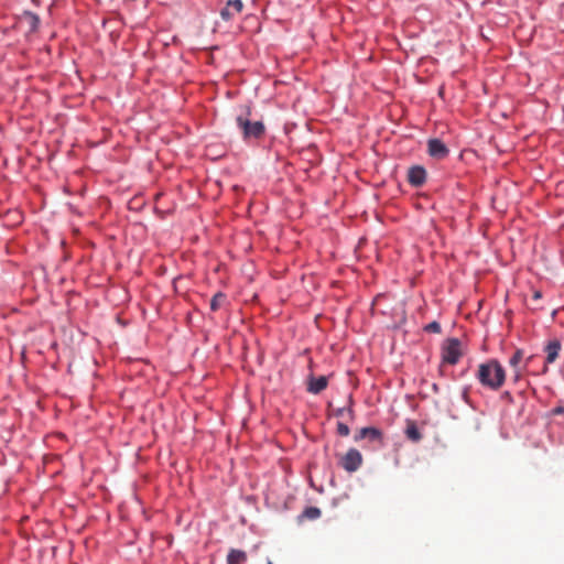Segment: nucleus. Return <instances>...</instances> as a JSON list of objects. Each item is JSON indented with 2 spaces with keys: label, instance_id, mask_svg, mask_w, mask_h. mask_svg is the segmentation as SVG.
Instances as JSON below:
<instances>
[{
  "label": "nucleus",
  "instance_id": "3",
  "mask_svg": "<svg viewBox=\"0 0 564 564\" xmlns=\"http://www.w3.org/2000/svg\"><path fill=\"white\" fill-rule=\"evenodd\" d=\"M463 351L460 349V341L457 338L447 339L442 347V360L444 364L456 365Z\"/></svg>",
  "mask_w": 564,
  "mask_h": 564
},
{
  "label": "nucleus",
  "instance_id": "11",
  "mask_svg": "<svg viewBox=\"0 0 564 564\" xmlns=\"http://www.w3.org/2000/svg\"><path fill=\"white\" fill-rule=\"evenodd\" d=\"M523 359V351L517 349L509 360V365L514 369V379L519 380L522 373V369L519 367Z\"/></svg>",
  "mask_w": 564,
  "mask_h": 564
},
{
  "label": "nucleus",
  "instance_id": "12",
  "mask_svg": "<svg viewBox=\"0 0 564 564\" xmlns=\"http://www.w3.org/2000/svg\"><path fill=\"white\" fill-rule=\"evenodd\" d=\"M247 561V554L245 551L232 549L227 555L228 564H243Z\"/></svg>",
  "mask_w": 564,
  "mask_h": 564
},
{
  "label": "nucleus",
  "instance_id": "13",
  "mask_svg": "<svg viewBox=\"0 0 564 564\" xmlns=\"http://www.w3.org/2000/svg\"><path fill=\"white\" fill-rule=\"evenodd\" d=\"M406 437L412 442H419L422 438V434L420 433L416 424L414 422H409L405 429Z\"/></svg>",
  "mask_w": 564,
  "mask_h": 564
},
{
  "label": "nucleus",
  "instance_id": "21",
  "mask_svg": "<svg viewBox=\"0 0 564 564\" xmlns=\"http://www.w3.org/2000/svg\"><path fill=\"white\" fill-rule=\"evenodd\" d=\"M562 411H563V410H562L561 408H558V409H556V410H555V412H556V413H560V412H562Z\"/></svg>",
  "mask_w": 564,
  "mask_h": 564
},
{
  "label": "nucleus",
  "instance_id": "8",
  "mask_svg": "<svg viewBox=\"0 0 564 564\" xmlns=\"http://www.w3.org/2000/svg\"><path fill=\"white\" fill-rule=\"evenodd\" d=\"M328 379L325 376L315 378L314 376L308 377L307 391L313 394H318L327 388Z\"/></svg>",
  "mask_w": 564,
  "mask_h": 564
},
{
  "label": "nucleus",
  "instance_id": "22",
  "mask_svg": "<svg viewBox=\"0 0 564 564\" xmlns=\"http://www.w3.org/2000/svg\"><path fill=\"white\" fill-rule=\"evenodd\" d=\"M268 564H272V562H271V561H269V562H268Z\"/></svg>",
  "mask_w": 564,
  "mask_h": 564
},
{
  "label": "nucleus",
  "instance_id": "5",
  "mask_svg": "<svg viewBox=\"0 0 564 564\" xmlns=\"http://www.w3.org/2000/svg\"><path fill=\"white\" fill-rule=\"evenodd\" d=\"M243 2L241 0H228L226 6L220 10V17L224 21H230L241 13Z\"/></svg>",
  "mask_w": 564,
  "mask_h": 564
},
{
  "label": "nucleus",
  "instance_id": "4",
  "mask_svg": "<svg viewBox=\"0 0 564 564\" xmlns=\"http://www.w3.org/2000/svg\"><path fill=\"white\" fill-rule=\"evenodd\" d=\"M362 464V456L356 448H350L345 455L341 456L339 465L348 473H354Z\"/></svg>",
  "mask_w": 564,
  "mask_h": 564
},
{
  "label": "nucleus",
  "instance_id": "6",
  "mask_svg": "<svg viewBox=\"0 0 564 564\" xmlns=\"http://www.w3.org/2000/svg\"><path fill=\"white\" fill-rule=\"evenodd\" d=\"M427 152L429 154L436 159V160H443L445 159L449 151L444 142H442L438 139H431L427 142Z\"/></svg>",
  "mask_w": 564,
  "mask_h": 564
},
{
  "label": "nucleus",
  "instance_id": "9",
  "mask_svg": "<svg viewBox=\"0 0 564 564\" xmlns=\"http://www.w3.org/2000/svg\"><path fill=\"white\" fill-rule=\"evenodd\" d=\"M561 349L562 345L558 339H553L546 344L544 348V351L546 354V365L553 364L558 358Z\"/></svg>",
  "mask_w": 564,
  "mask_h": 564
},
{
  "label": "nucleus",
  "instance_id": "2",
  "mask_svg": "<svg viewBox=\"0 0 564 564\" xmlns=\"http://www.w3.org/2000/svg\"><path fill=\"white\" fill-rule=\"evenodd\" d=\"M236 123L241 130L245 140L260 139L265 131L264 124L260 120H251V108L245 106L236 117Z\"/></svg>",
  "mask_w": 564,
  "mask_h": 564
},
{
  "label": "nucleus",
  "instance_id": "17",
  "mask_svg": "<svg viewBox=\"0 0 564 564\" xmlns=\"http://www.w3.org/2000/svg\"><path fill=\"white\" fill-rule=\"evenodd\" d=\"M424 330L427 333L438 334L441 333V325L437 322H431L424 327Z\"/></svg>",
  "mask_w": 564,
  "mask_h": 564
},
{
  "label": "nucleus",
  "instance_id": "20",
  "mask_svg": "<svg viewBox=\"0 0 564 564\" xmlns=\"http://www.w3.org/2000/svg\"><path fill=\"white\" fill-rule=\"evenodd\" d=\"M541 296H542V294H541V292H540V291H535V292L533 293V299H534V300H540V299H541Z\"/></svg>",
  "mask_w": 564,
  "mask_h": 564
},
{
  "label": "nucleus",
  "instance_id": "16",
  "mask_svg": "<svg viewBox=\"0 0 564 564\" xmlns=\"http://www.w3.org/2000/svg\"><path fill=\"white\" fill-rule=\"evenodd\" d=\"M25 17H26V19L29 20V22L31 24V29L33 31H35L39 28V24H40L39 17L36 14H34V13H31V12H26Z\"/></svg>",
  "mask_w": 564,
  "mask_h": 564
},
{
  "label": "nucleus",
  "instance_id": "7",
  "mask_svg": "<svg viewBox=\"0 0 564 564\" xmlns=\"http://www.w3.org/2000/svg\"><path fill=\"white\" fill-rule=\"evenodd\" d=\"M426 181V171L421 165L411 166L408 171V182L414 186L420 187Z\"/></svg>",
  "mask_w": 564,
  "mask_h": 564
},
{
  "label": "nucleus",
  "instance_id": "18",
  "mask_svg": "<svg viewBox=\"0 0 564 564\" xmlns=\"http://www.w3.org/2000/svg\"><path fill=\"white\" fill-rule=\"evenodd\" d=\"M337 433L340 435V436H348L349 433H350V430L348 427L347 424L343 423V422H338L337 423Z\"/></svg>",
  "mask_w": 564,
  "mask_h": 564
},
{
  "label": "nucleus",
  "instance_id": "15",
  "mask_svg": "<svg viewBox=\"0 0 564 564\" xmlns=\"http://www.w3.org/2000/svg\"><path fill=\"white\" fill-rule=\"evenodd\" d=\"M303 516L307 519L314 520L321 516V510L316 507H308L304 510Z\"/></svg>",
  "mask_w": 564,
  "mask_h": 564
},
{
  "label": "nucleus",
  "instance_id": "19",
  "mask_svg": "<svg viewBox=\"0 0 564 564\" xmlns=\"http://www.w3.org/2000/svg\"><path fill=\"white\" fill-rule=\"evenodd\" d=\"M347 413L348 416L350 419H352L354 416V411L351 409V405H349L348 408H340V409H337L336 412H335V415L336 416H344V414Z\"/></svg>",
  "mask_w": 564,
  "mask_h": 564
},
{
  "label": "nucleus",
  "instance_id": "1",
  "mask_svg": "<svg viewBox=\"0 0 564 564\" xmlns=\"http://www.w3.org/2000/svg\"><path fill=\"white\" fill-rule=\"evenodd\" d=\"M477 379L484 387L498 390L505 383L506 371L498 360L491 359L479 365Z\"/></svg>",
  "mask_w": 564,
  "mask_h": 564
},
{
  "label": "nucleus",
  "instance_id": "10",
  "mask_svg": "<svg viewBox=\"0 0 564 564\" xmlns=\"http://www.w3.org/2000/svg\"><path fill=\"white\" fill-rule=\"evenodd\" d=\"M368 438L370 441H377L382 442V433L380 430L376 427H362L359 430V432L355 435V441L358 442L360 440Z\"/></svg>",
  "mask_w": 564,
  "mask_h": 564
},
{
  "label": "nucleus",
  "instance_id": "14",
  "mask_svg": "<svg viewBox=\"0 0 564 564\" xmlns=\"http://www.w3.org/2000/svg\"><path fill=\"white\" fill-rule=\"evenodd\" d=\"M225 299L226 296L224 293H216L210 301V310L214 312L218 311L225 302Z\"/></svg>",
  "mask_w": 564,
  "mask_h": 564
}]
</instances>
